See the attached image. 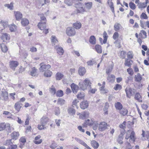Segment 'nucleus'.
Returning <instances> with one entry per match:
<instances>
[{
    "label": "nucleus",
    "instance_id": "obj_1",
    "mask_svg": "<svg viewBox=\"0 0 149 149\" xmlns=\"http://www.w3.org/2000/svg\"><path fill=\"white\" fill-rule=\"evenodd\" d=\"M135 133L133 131L128 130L126 133L125 139L127 140L130 139V142H133L135 141V138L134 136Z\"/></svg>",
    "mask_w": 149,
    "mask_h": 149
},
{
    "label": "nucleus",
    "instance_id": "obj_2",
    "mask_svg": "<svg viewBox=\"0 0 149 149\" xmlns=\"http://www.w3.org/2000/svg\"><path fill=\"white\" fill-rule=\"evenodd\" d=\"M74 3L75 7L78 8L76 10L77 13H83L84 12L86 11V10L83 8L84 5L81 2H76L75 1Z\"/></svg>",
    "mask_w": 149,
    "mask_h": 149
},
{
    "label": "nucleus",
    "instance_id": "obj_3",
    "mask_svg": "<svg viewBox=\"0 0 149 149\" xmlns=\"http://www.w3.org/2000/svg\"><path fill=\"white\" fill-rule=\"evenodd\" d=\"M38 27L40 29L43 31V33L47 34L49 33V29H46V26L45 22H40L38 23Z\"/></svg>",
    "mask_w": 149,
    "mask_h": 149
},
{
    "label": "nucleus",
    "instance_id": "obj_4",
    "mask_svg": "<svg viewBox=\"0 0 149 149\" xmlns=\"http://www.w3.org/2000/svg\"><path fill=\"white\" fill-rule=\"evenodd\" d=\"M67 35L69 36H73L75 35L76 32L74 28L72 27H68L66 31Z\"/></svg>",
    "mask_w": 149,
    "mask_h": 149
},
{
    "label": "nucleus",
    "instance_id": "obj_5",
    "mask_svg": "<svg viewBox=\"0 0 149 149\" xmlns=\"http://www.w3.org/2000/svg\"><path fill=\"white\" fill-rule=\"evenodd\" d=\"M127 96L130 98L135 93V90L130 87H127L125 89Z\"/></svg>",
    "mask_w": 149,
    "mask_h": 149
},
{
    "label": "nucleus",
    "instance_id": "obj_6",
    "mask_svg": "<svg viewBox=\"0 0 149 149\" xmlns=\"http://www.w3.org/2000/svg\"><path fill=\"white\" fill-rule=\"evenodd\" d=\"M5 128H7L9 132H11V129L9 124L8 123L6 124L4 123H0V131L3 130Z\"/></svg>",
    "mask_w": 149,
    "mask_h": 149
},
{
    "label": "nucleus",
    "instance_id": "obj_7",
    "mask_svg": "<svg viewBox=\"0 0 149 149\" xmlns=\"http://www.w3.org/2000/svg\"><path fill=\"white\" fill-rule=\"evenodd\" d=\"M1 97L0 99L3 100L5 101H7L8 100V93L5 91H1Z\"/></svg>",
    "mask_w": 149,
    "mask_h": 149
},
{
    "label": "nucleus",
    "instance_id": "obj_8",
    "mask_svg": "<svg viewBox=\"0 0 149 149\" xmlns=\"http://www.w3.org/2000/svg\"><path fill=\"white\" fill-rule=\"evenodd\" d=\"M0 36L3 41H5V40H9L10 39V35L6 33H0Z\"/></svg>",
    "mask_w": 149,
    "mask_h": 149
},
{
    "label": "nucleus",
    "instance_id": "obj_9",
    "mask_svg": "<svg viewBox=\"0 0 149 149\" xmlns=\"http://www.w3.org/2000/svg\"><path fill=\"white\" fill-rule=\"evenodd\" d=\"M18 65L19 63L16 61H12L9 62L10 67L14 70Z\"/></svg>",
    "mask_w": 149,
    "mask_h": 149
},
{
    "label": "nucleus",
    "instance_id": "obj_10",
    "mask_svg": "<svg viewBox=\"0 0 149 149\" xmlns=\"http://www.w3.org/2000/svg\"><path fill=\"white\" fill-rule=\"evenodd\" d=\"M43 63H41L40 64V71L43 72L45 71L46 70H47L51 68V66L49 65L43 64Z\"/></svg>",
    "mask_w": 149,
    "mask_h": 149
},
{
    "label": "nucleus",
    "instance_id": "obj_11",
    "mask_svg": "<svg viewBox=\"0 0 149 149\" xmlns=\"http://www.w3.org/2000/svg\"><path fill=\"white\" fill-rule=\"evenodd\" d=\"M99 129L101 131H103L106 130L107 128V124L105 122H102L99 124Z\"/></svg>",
    "mask_w": 149,
    "mask_h": 149
},
{
    "label": "nucleus",
    "instance_id": "obj_12",
    "mask_svg": "<svg viewBox=\"0 0 149 149\" xmlns=\"http://www.w3.org/2000/svg\"><path fill=\"white\" fill-rule=\"evenodd\" d=\"M14 14L16 19L17 21H19L23 17L22 13L19 11H15Z\"/></svg>",
    "mask_w": 149,
    "mask_h": 149
},
{
    "label": "nucleus",
    "instance_id": "obj_13",
    "mask_svg": "<svg viewBox=\"0 0 149 149\" xmlns=\"http://www.w3.org/2000/svg\"><path fill=\"white\" fill-rule=\"evenodd\" d=\"M93 122L91 119H88L83 124V127H86L88 126H91L93 124Z\"/></svg>",
    "mask_w": 149,
    "mask_h": 149
},
{
    "label": "nucleus",
    "instance_id": "obj_14",
    "mask_svg": "<svg viewBox=\"0 0 149 149\" xmlns=\"http://www.w3.org/2000/svg\"><path fill=\"white\" fill-rule=\"evenodd\" d=\"M54 48L56 49L57 52L59 55H62L63 54L64 51L62 47L56 45L54 46Z\"/></svg>",
    "mask_w": 149,
    "mask_h": 149
},
{
    "label": "nucleus",
    "instance_id": "obj_15",
    "mask_svg": "<svg viewBox=\"0 0 149 149\" xmlns=\"http://www.w3.org/2000/svg\"><path fill=\"white\" fill-rule=\"evenodd\" d=\"M80 108L83 109L87 108L88 106V103L87 101H84L81 102L80 104Z\"/></svg>",
    "mask_w": 149,
    "mask_h": 149
},
{
    "label": "nucleus",
    "instance_id": "obj_16",
    "mask_svg": "<svg viewBox=\"0 0 149 149\" xmlns=\"http://www.w3.org/2000/svg\"><path fill=\"white\" fill-rule=\"evenodd\" d=\"M84 4L85 6L84 8L86 10V12L90 10L92 6V3L91 2L85 3Z\"/></svg>",
    "mask_w": 149,
    "mask_h": 149
},
{
    "label": "nucleus",
    "instance_id": "obj_17",
    "mask_svg": "<svg viewBox=\"0 0 149 149\" xmlns=\"http://www.w3.org/2000/svg\"><path fill=\"white\" fill-rule=\"evenodd\" d=\"M124 134L125 133L124 132H121L118 136L117 141L118 143L120 144H122L123 143V136Z\"/></svg>",
    "mask_w": 149,
    "mask_h": 149
},
{
    "label": "nucleus",
    "instance_id": "obj_18",
    "mask_svg": "<svg viewBox=\"0 0 149 149\" xmlns=\"http://www.w3.org/2000/svg\"><path fill=\"white\" fill-rule=\"evenodd\" d=\"M51 40L52 45H55L58 42L56 37L55 36L53 35L52 36L51 38Z\"/></svg>",
    "mask_w": 149,
    "mask_h": 149
},
{
    "label": "nucleus",
    "instance_id": "obj_19",
    "mask_svg": "<svg viewBox=\"0 0 149 149\" xmlns=\"http://www.w3.org/2000/svg\"><path fill=\"white\" fill-rule=\"evenodd\" d=\"M71 87L73 92L74 93H76L79 89V87L78 86L74 83H73L71 84Z\"/></svg>",
    "mask_w": 149,
    "mask_h": 149
},
{
    "label": "nucleus",
    "instance_id": "obj_20",
    "mask_svg": "<svg viewBox=\"0 0 149 149\" xmlns=\"http://www.w3.org/2000/svg\"><path fill=\"white\" fill-rule=\"evenodd\" d=\"M9 30L11 32H15L17 30V26L14 24L9 25Z\"/></svg>",
    "mask_w": 149,
    "mask_h": 149
},
{
    "label": "nucleus",
    "instance_id": "obj_21",
    "mask_svg": "<svg viewBox=\"0 0 149 149\" xmlns=\"http://www.w3.org/2000/svg\"><path fill=\"white\" fill-rule=\"evenodd\" d=\"M86 72V70L84 67H79L78 70V72L80 76H83L85 74Z\"/></svg>",
    "mask_w": 149,
    "mask_h": 149
},
{
    "label": "nucleus",
    "instance_id": "obj_22",
    "mask_svg": "<svg viewBox=\"0 0 149 149\" xmlns=\"http://www.w3.org/2000/svg\"><path fill=\"white\" fill-rule=\"evenodd\" d=\"M83 83H84L87 88V89H88L91 86V83L90 82L89 80L88 79H86L83 81Z\"/></svg>",
    "mask_w": 149,
    "mask_h": 149
},
{
    "label": "nucleus",
    "instance_id": "obj_23",
    "mask_svg": "<svg viewBox=\"0 0 149 149\" xmlns=\"http://www.w3.org/2000/svg\"><path fill=\"white\" fill-rule=\"evenodd\" d=\"M22 25L23 26H26L28 25L29 23V20L26 18L22 19L21 21Z\"/></svg>",
    "mask_w": 149,
    "mask_h": 149
},
{
    "label": "nucleus",
    "instance_id": "obj_24",
    "mask_svg": "<svg viewBox=\"0 0 149 149\" xmlns=\"http://www.w3.org/2000/svg\"><path fill=\"white\" fill-rule=\"evenodd\" d=\"M22 106V104L20 102H17L15 105V108L18 111L20 110Z\"/></svg>",
    "mask_w": 149,
    "mask_h": 149
},
{
    "label": "nucleus",
    "instance_id": "obj_25",
    "mask_svg": "<svg viewBox=\"0 0 149 149\" xmlns=\"http://www.w3.org/2000/svg\"><path fill=\"white\" fill-rule=\"evenodd\" d=\"M92 146L95 149H97L99 146V143L95 140H93L91 142Z\"/></svg>",
    "mask_w": 149,
    "mask_h": 149
},
{
    "label": "nucleus",
    "instance_id": "obj_26",
    "mask_svg": "<svg viewBox=\"0 0 149 149\" xmlns=\"http://www.w3.org/2000/svg\"><path fill=\"white\" fill-rule=\"evenodd\" d=\"M48 121L47 117L43 116L41 119V123L42 124H44L45 125L46 124Z\"/></svg>",
    "mask_w": 149,
    "mask_h": 149
},
{
    "label": "nucleus",
    "instance_id": "obj_27",
    "mask_svg": "<svg viewBox=\"0 0 149 149\" xmlns=\"http://www.w3.org/2000/svg\"><path fill=\"white\" fill-rule=\"evenodd\" d=\"M74 28H75L76 29H80L81 26V24L80 22H77L73 24Z\"/></svg>",
    "mask_w": 149,
    "mask_h": 149
},
{
    "label": "nucleus",
    "instance_id": "obj_28",
    "mask_svg": "<svg viewBox=\"0 0 149 149\" xmlns=\"http://www.w3.org/2000/svg\"><path fill=\"white\" fill-rule=\"evenodd\" d=\"M120 113L121 115L125 116L128 113L127 109L125 108H122L120 110Z\"/></svg>",
    "mask_w": 149,
    "mask_h": 149
},
{
    "label": "nucleus",
    "instance_id": "obj_29",
    "mask_svg": "<svg viewBox=\"0 0 149 149\" xmlns=\"http://www.w3.org/2000/svg\"><path fill=\"white\" fill-rule=\"evenodd\" d=\"M96 38L94 36H92L90 37L89 42L90 43L93 45H95L96 43Z\"/></svg>",
    "mask_w": 149,
    "mask_h": 149
},
{
    "label": "nucleus",
    "instance_id": "obj_30",
    "mask_svg": "<svg viewBox=\"0 0 149 149\" xmlns=\"http://www.w3.org/2000/svg\"><path fill=\"white\" fill-rule=\"evenodd\" d=\"M115 77L114 75L111 74L109 75L107 77V80L109 82H113L115 81Z\"/></svg>",
    "mask_w": 149,
    "mask_h": 149
},
{
    "label": "nucleus",
    "instance_id": "obj_31",
    "mask_svg": "<svg viewBox=\"0 0 149 149\" xmlns=\"http://www.w3.org/2000/svg\"><path fill=\"white\" fill-rule=\"evenodd\" d=\"M19 136V134L17 132H13L12 134V139L15 140L17 139Z\"/></svg>",
    "mask_w": 149,
    "mask_h": 149
},
{
    "label": "nucleus",
    "instance_id": "obj_32",
    "mask_svg": "<svg viewBox=\"0 0 149 149\" xmlns=\"http://www.w3.org/2000/svg\"><path fill=\"white\" fill-rule=\"evenodd\" d=\"M133 61H132L128 59L125 60L124 65L125 66H127L128 67H130Z\"/></svg>",
    "mask_w": 149,
    "mask_h": 149
},
{
    "label": "nucleus",
    "instance_id": "obj_33",
    "mask_svg": "<svg viewBox=\"0 0 149 149\" xmlns=\"http://www.w3.org/2000/svg\"><path fill=\"white\" fill-rule=\"evenodd\" d=\"M115 106L116 109L119 110L121 109L123 107L121 103L119 102H118L115 104Z\"/></svg>",
    "mask_w": 149,
    "mask_h": 149
},
{
    "label": "nucleus",
    "instance_id": "obj_34",
    "mask_svg": "<svg viewBox=\"0 0 149 149\" xmlns=\"http://www.w3.org/2000/svg\"><path fill=\"white\" fill-rule=\"evenodd\" d=\"M0 45L2 52L4 53L6 52L8 50V48L3 43L1 44Z\"/></svg>",
    "mask_w": 149,
    "mask_h": 149
},
{
    "label": "nucleus",
    "instance_id": "obj_35",
    "mask_svg": "<svg viewBox=\"0 0 149 149\" xmlns=\"http://www.w3.org/2000/svg\"><path fill=\"white\" fill-rule=\"evenodd\" d=\"M113 62L111 63V65L106 70V73L107 74H108L111 72L113 68Z\"/></svg>",
    "mask_w": 149,
    "mask_h": 149
},
{
    "label": "nucleus",
    "instance_id": "obj_36",
    "mask_svg": "<svg viewBox=\"0 0 149 149\" xmlns=\"http://www.w3.org/2000/svg\"><path fill=\"white\" fill-rule=\"evenodd\" d=\"M63 76V75L62 74L59 72H57L56 75V80H60L62 79Z\"/></svg>",
    "mask_w": 149,
    "mask_h": 149
},
{
    "label": "nucleus",
    "instance_id": "obj_37",
    "mask_svg": "<svg viewBox=\"0 0 149 149\" xmlns=\"http://www.w3.org/2000/svg\"><path fill=\"white\" fill-rule=\"evenodd\" d=\"M68 113L72 115H74L75 113V111L72 107H69L68 109Z\"/></svg>",
    "mask_w": 149,
    "mask_h": 149
},
{
    "label": "nucleus",
    "instance_id": "obj_38",
    "mask_svg": "<svg viewBox=\"0 0 149 149\" xmlns=\"http://www.w3.org/2000/svg\"><path fill=\"white\" fill-rule=\"evenodd\" d=\"M141 97V96L140 95V93H136L135 95V99L137 100L139 102H142V100L140 99Z\"/></svg>",
    "mask_w": 149,
    "mask_h": 149
},
{
    "label": "nucleus",
    "instance_id": "obj_39",
    "mask_svg": "<svg viewBox=\"0 0 149 149\" xmlns=\"http://www.w3.org/2000/svg\"><path fill=\"white\" fill-rule=\"evenodd\" d=\"M88 93L89 94H94L97 91V89L95 88H92L91 86L88 89Z\"/></svg>",
    "mask_w": 149,
    "mask_h": 149
},
{
    "label": "nucleus",
    "instance_id": "obj_40",
    "mask_svg": "<svg viewBox=\"0 0 149 149\" xmlns=\"http://www.w3.org/2000/svg\"><path fill=\"white\" fill-rule=\"evenodd\" d=\"M52 72L49 70H47L44 74V76L47 77H50L52 75Z\"/></svg>",
    "mask_w": 149,
    "mask_h": 149
},
{
    "label": "nucleus",
    "instance_id": "obj_41",
    "mask_svg": "<svg viewBox=\"0 0 149 149\" xmlns=\"http://www.w3.org/2000/svg\"><path fill=\"white\" fill-rule=\"evenodd\" d=\"M95 48L97 52L98 53H101L102 52V49L101 46L100 45H96Z\"/></svg>",
    "mask_w": 149,
    "mask_h": 149
},
{
    "label": "nucleus",
    "instance_id": "obj_42",
    "mask_svg": "<svg viewBox=\"0 0 149 149\" xmlns=\"http://www.w3.org/2000/svg\"><path fill=\"white\" fill-rule=\"evenodd\" d=\"M142 77L140 74L138 73L135 76V80L137 81H140L142 79Z\"/></svg>",
    "mask_w": 149,
    "mask_h": 149
},
{
    "label": "nucleus",
    "instance_id": "obj_43",
    "mask_svg": "<svg viewBox=\"0 0 149 149\" xmlns=\"http://www.w3.org/2000/svg\"><path fill=\"white\" fill-rule=\"evenodd\" d=\"M142 133L141 134L143 137L141 138L142 140H146V139H148L149 137L148 135L146 134H145V131L143 130H142Z\"/></svg>",
    "mask_w": 149,
    "mask_h": 149
},
{
    "label": "nucleus",
    "instance_id": "obj_44",
    "mask_svg": "<svg viewBox=\"0 0 149 149\" xmlns=\"http://www.w3.org/2000/svg\"><path fill=\"white\" fill-rule=\"evenodd\" d=\"M79 86L81 89L82 90L84 91L87 89L86 86L83 83V84L79 83Z\"/></svg>",
    "mask_w": 149,
    "mask_h": 149
},
{
    "label": "nucleus",
    "instance_id": "obj_45",
    "mask_svg": "<svg viewBox=\"0 0 149 149\" xmlns=\"http://www.w3.org/2000/svg\"><path fill=\"white\" fill-rule=\"evenodd\" d=\"M13 3H11L10 4H5L4 5V6L6 7H7L10 10H12L13 9Z\"/></svg>",
    "mask_w": 149,
    "mask_h": 149
},
{
    "label": "nucleus",
    "instance_id": "obj_46",
    "mask_svg": "<svg viewBox=\"0 0 149 149\" xmlns=\"http://www.w3.org/2000/svg\"><path fill=\"white\" fill-rule=\"evenodd\" d=\"M104 88V86H102L100 88L101 91V93L102 94L107 93L108 91L107 89H105Z\"/></svg>",
    "mask_w": 149,
    "mask_h": 149
},
{
    "label": "nucleus",
    "instance_id": "obj_47",
    "mask_svg": "<svg viewBox=\"0 0 149 149\" xmlns=\"http://www.w3.org/2000/svg\"><path fill=\"white\" fill-rule=\"evenodd\" d=\"M103 36L104 38V40L103 41V43H105L107 41L108 36L107 32L104 31L103 33Z\"/></svg>",
    "mask_w": 149,
    "mask_h": 149
},
{
    "label": "nucleus",
    "instance_id": "obj_48",
    "mask_svg": "<svg viewBox=\"0 0 149 149\" xmlns=\"http://www.w3.org/2000/svg\"><path fill=\"white\" fill-rule=\"evenodd\" d=\"M36 70L35 67H33L32 68V70L30 72V74L32 76H35L36 74Z\"/></svg>",
    "mask_w": 149,
    "mask_h": 149
},
{
    "label": "nucleus",
    "instance_id": "obj_49",
    "mask_svg": "<svg viewBox=\"0 0 149 149\" xmlns=\"http://www.w3.org/2000/svg\"><path fill=\"white\" fill-rule=\"evenodd\" d=\"M79 102V101L77 99H75L72 102V106L74 107L75 106L78 109V106L77 105V103Z\"/></svg>",
    "mask_w": 149,
    "mask_h": 149
},
{
    "label": "nucleus",
    "instance_id": "obj_50",
    "mask_svg": "<svg viewBox=\"0 0 149 149\" xmlns=\"http://www.w3.org/2000/svg\"><path fill=\"white\" fill-rule=\"evenodd\" d=\"M75 140L76 141H77L79 143L81 144V145H83L84 146L86 144V143L84 142V141H83L82 140H81L80 139L77 138L75 137L74 138Z\"/></svg>",
    "mask_w": 149,
    "mask_h": 149
},
{
    "label": "nucleus",
    "instance_id": "obj_51",
    "mask_svg": "<svg viewBox=\"0 0 149 149\" xmlns=\"http://www.w3.org/2000/svg\"><path fill=\"white\" fill-rule=\"evenodd\" d=\"M134 56L133 53L132 51H130L127 53V57L128 58L132 59Z\"/></svg>",
    "mask_w": 149,
    "mask_h": 149
},
{
    "label": "nucleus",
    "instance_id": "obj_52",
    "mask_svg": "<svg viewBox=\"0 0 149 149\" xmlns=\"http://www.w3.org/2000/svg\"><path fill=\"white\" fill-rule=\"evenodd\" d=\"M120 24L118 23H116L114 24V30L116 31H118L120 29Z\"/></svg>",
    "mask_w": 149,
    "mask_h": 149
},
{
    "label": "nucleus",
    "instance_id": "obj_53",
    "mask_svg": "<svg viewBox=\"0 0 149 149\" xmlns=\"http://www.w3.org/2000/svg\"><path fill=\"white\" fill-rule=\"evenodd\" d=\"M41 19V21L42 22H45L46 23V19L45 17L44 16L43 14H40L39 15Z\"/></svg>",
    "mask_w": 149,
    "mask_h": 149
},
{
    "label": "nucleus",
    "instance_id": "obj_54",
    "mask_svg": "<svg viewBox=\"0 0 149 149\" xmlns=\"http://www.w3.org/2000/svg\"><path fill=\"white\" fill-rule=\"evenodd\" d=\"M49 91L53 95L56 93V90L53 85L51 87L49 88Z\"/></svg>",
    "mask_w": 149,
    "mask_h": 149
},
{
    "label": "nucleus",
    "instance_id": "obj_55",
    "mask_svg": "<svg viewBox=\"0 0 149 149\" xmlns=\"http://www.w3.org/2000/svg\"><path fill=\"white\" fill-rule=\"evenodd\" d=\"M57 146V144L54 141H53L50 146V147L52 149H54Z\"/></svg>",
    "mask_w": 149,
    "mask_h": 149
},
{
    "label": "nucleus",
    "instance_id": "obj_56",
    "mask_svg": "<svg viewBox=\"0 0 149 149\" xmlns=\"http://www.w3.org/2000/svg\"><path fill=\"white\" fill-rule=\"evenodd\" d=\"M63 92L62 90H59L57 91L56 93L57 96L58 97H61L63 95Z\"/></svg>",
    "mask_w": 149,
    "mask_h": 149
},
{
    "label": "nucleus",
    "instance_id": "obj_57",
    "mask_svg": "<svg viewBox=\"0 0 149 149\" xmlns=\"http://www.w3.org/2000/svg\"><path fill=\"white\" fill-rule=\"evenodd\" d=\"M129 6L133 10L135 9L136 8V5L133 3L132 2L129 3Z\"/></svg>",
    "mask_w": 149,
    "mask_h": 149
},
{
    "label": "nucleus",
    "instance_id": "obj_58",
    "mask_svg": "<svg viewBox=\"0 0 149 149\" xmlns=\"http://www.w3.org/2000/svg\"><path fill=\"white\" fill-rule=\"evenodd\" d=\"M85 96L84 93L83 92H80L77 95V97L80 99H81L84 98Z\"/></svg>",
    "mask_w": 149,
    "mask_h": 149
},
{
    "label": "nucleus",
    "instance_id": "obj_59",
    "mask_svg": "<svg viewBox=\"0 0 149 149\" xmlns=\"http://www.w3.org/2000/svg\"><path fill=\"white\" fill-rule=\"evenodd\" d=\"M1 23L2 24V25L4 27V28L7 27L8 25L7 22H5L3 20H1Z\"/></svg>",
    "mask_w": 149,
    "mask_h": 149
},
{
    "label": "nucleus",
    "instance_id": "obj_60",
    "mask_svg": "<svg viewBox=\"0 0 149 149\" xmlns=\"http://www.w3.org/2000/svg\"><path fill=\"white\" fill-rule=\"evenodd\" d=\"M122 88L121 86L119 84H116L114 87L113 89L116 91L120 90Z\"/></svg>",
    "mask_w": 149,
    "mask_h": 149
},
{
    "label": "nucleus",
    "instance_id": "obj_61",
    "mask_svg": "<svg viewBox=\"0 0 149 149\" xmlns=\"http://www.w3.org/2000/svg\"><path fill=\"white\" fill-rule=\"evenodd\" d=\"M95 63V61L93 60H90L87 62V63L88 65H92Z\"/></svg>",
    "mask_w": 149,
    "mask_h": 149
},
{
    "label": "nucleus",
    "instance_id": "obj_62",
    "mask_svg": "<svg viewBox=\"0 0 149 149\" xmlns=\"http://www.w3.org/2000/svg\"><path fill=\"white\" fill-rule=\"evenodd\" d=\"M140 18L141 19H147L148 18V17L146 13H143L140 16Z\"/></svg>",
    "mask_w": 149,
    "mask_h": 149
},
{
    "label": "nucleus",
    "instance_id": "obj_63",
    "mask_svg": "<svg viewBox=\"0 0 149 149\" xmlns=\"http://www.w3.org/2000/svg\"><path fill=\"white\" fill-rule=\"evenodd\" d=\"M86 113H83L82 114H80L79 116V118L81 119L84 120L85 119L86 116Z\"/></svg>",
    "mask_w": 149,
    "mask_h": 149
},
{
    "label": "nucleus",
    "instance_id": "obj_64",
    "mask_svg": "<svg viewBox=\"0 0 149 149\" xmlns=\"http://www.w3.org/2000/svg\"><path fill=\"white\" fill-rule=\"evenodd\" d=\"M125 145L126 148L127 149H132V146L128 142L126 143Z\"/></svg>",
    "mask_w": 149,
    "mask_h": 149
}]
</instances>
